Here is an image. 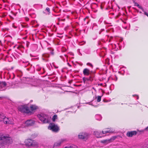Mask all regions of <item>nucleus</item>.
Listing matches in <instances>:
<instances>
[{"mask_svg": "<svg viewBox=\"0 0 148 148\" xmlns=\"http://www.w3.org/2000/svg\"><path fill=\"white\" fill-rule=\"evenodd\" d=\"M137 132L136 131L128 132L127 134V135L129 137H132L133 135H136Z\"/></svg>", "mask_w": 148, "mask_h": 148, "instance_id": "7", "label": "nucleus"}, {"mask_svg": "<svg viewBox=\"0 0 148 148\" xmlns=\"http://www.w3.org/2000/svg\"><path fill=\"white\" fill-rule=\"evenodd\" d=\"M7 85V84L5 82H0V87L1 88L5 87Z\"/></svg>", "mask_w": 148, "mask_h": 148, "instance_id": "12", "label": "nucleus"}, {"mask_svg": "<svg viewBox=\"0 0 148 148\" xmlns=\"http://www.w3.org/2000/svg\"><path fill=\"white\" fill-rule=\"evenodd\" d=\"M144 14L145 15H146L148 17V13H147V12H146L145 11H144Z\"/></svg>", "mask_w": 148, "mask_h": 148, "instance_id": "33", "label": "nucleus"}, {"mask_svg": "<svg viewBox=\"0 0 148 148\" xmlns=\"http://www.w3.org/2000/svg\"><path fill=\"white\" fill-rule=\"evenodd\" d=\"M103 95H102L101 96H98L97 98V101L98 102H99L101 100V97Z\"/></svg>", "mask_w": 148, "mask_h": 148, "instance_id": "23", "label": "nucleus"}, {"mask_svg": "<svg viewBox=\"0 0 148 148\" xmlns=\"http://www.w3.org/2000/svg\"><path fill=\"white\" fill-rule=\"evenodd\" d=\"M121 9H122V10H125L126 13H127V11H126L125 7H124L123 8H121Z\"/></svg>", "mask_w": 148, "mask_h": 148, "instance_id": "32", "label": "nucleus"}, {"mask_svg": "<svg viewBox=\"0 0 148 148\" xmlns=\"http://www.w3.org/2000/svg\"><path fill=\"white\" fill-rule=\"evenodd\" d=\"M67 64L69 66H70V67L71 66V65H70L69 63L68 62L67 63Z\"/></svg>", "mask_w": 148, "mask_h": 148, "instance_id": "45", "label": "nucleus"}, {"mask_svg": "<svg viewBox=\"0 0 148 148\" xmlns=\"http://www.w3.org/2000/svg\"><path fill=\"white\" fill-rule=\"evenodd\" d=\"M5 116H4L3 115V114H1L0 113V117L2 119H3L4 118Z\"/></svg>", "mask_w": 148, "mask_h": 148, "instance_id": "31", "label": "nucleus"}, {"mask_svg": "<svg viewBox=\"0 0 148 148\" xmlns=\"http://www.w3.org/2000/svg\"><path fill=\"white\" fill-rule=\"evenodd\" d=\"M54 67L56 68V69H57V68H58V67H57L56 66H54Z\"/></svg>", "mask_w": 148, "mask_h": 148, "instance_id": "60", "label": "nucleus"}, {"mask_svg": "<svg viewBox=\"0 0 148 148\" xmlns=\"http://www.w3.org/2000/svg\"><path fill=\"white\" fill-rule=\"evenodd\" d=\"M38 117L39 118V119L43 123H49V121L47 119L43 117L40 114H38L37 115Z\"/></svg>", "mask_w": 148, "mask_h": 148, "instance_id": "4", "label": "nucleus"}, {"mask_svg": "<svg viewBox=\"0 0 148 148\" xmlns=\"http://www.w3.org/2000/svg\"><path fill=\"white\" fill-rule=\"evenodd\" d=\"M0 24L1 25H2V23L1 22V21H0Z\"/></svg>", "mask_w": 148, "mask_h": 148, "instance_id": "64", "label": "nucleus"}, {"mask_svg": "<svg viewBox=\"0 0 148 148\" xmlns=\"http://www.w3.org/2000/svg\"><path fill=\"white\" fill-rule=\"evenodd\" d=\"M133 0V2L134 3V4L135 5L137 6V7L139 6V5L138 3L136 2L134 0Z\"/></svg>", "mask_w": 148, "mask_h": 148, "instance_id": "26", "label": "nucleus"}, {"mask_svg": "<svg viewBox=\"0 0 148 148\" xmlns=\"http://www.w3.org/2000/svg\"><path fill=\"white\" fill-rule=\"evenodd\" d=\"M98 85H100V86H102L103 85V84L102 83H101L100 84H98Z\"/></svg>", "mask_w": 148, "mask_h": 148, "instance_id": "55", "label": "nucleus"}, {"mask_svg": "<svg viewBox=\"0 0 148 148\" xmlns=\"http://www.w3.org/2000/svg\"><path fill=\"white\" fill-rule=\"evenodd\" d=\"M73 80H70L69 81L68 83L69 84H71L73 82Z\"/></svg>", "mask_w": 148, "mask_h": 148, "instance_id": "40", "label": "nucleus"}, {"mask_svg": "<svg viewBox=\"0 0 148 148\" xmlns=\"http://www.w3.org/2000/svg\"><path fill=\"white\" fill-rule=\"evenodd\" d=\"M30 108L32 111H33L34 110H36L38 108V107L35 105H31Z\"/></svg>", "mask_w": 148, "mask_h": 148, "instance_id": "11", "label": "nucleus"}, {"mask_svg": "<svg viewBox=\"0 0 148 148\" xmlns=\"http://www.w3.org/2000/svg\"><path fill=\"white\" fill-rule=\"evenodd\" d=\"M86 81H90L91 82L93 80V79H89L88 78H86Z\"/></svg>", "mask_w": 148, "mask_h": 148, "instance_id": "28", "label": "nucleus"}, {"mask_svg": "<svg viewBox=\"0 0 148 148\" xmlns=\"http://www.w3.org/2000/svg\"><path fill=\"white\" fill-rule=\"evenodd\" d=\"M144 130L147 131H148V126L145 128Z\"/></svg>", "mask_w": 148, "mask_h": 148, "instance_id": "39", "label": "nucleus"}, {"mask_svg": "<svg viewBox=\"0 0 148 148\" xmlns=\"http://www.w3.org/2000/svg\"><path fill=\"white\" fill-rule=\"evenodd\" d=\"M11 12L13 14L14 16H16V14L17 13V12H16V13H14L12 11H11Z\"/></svg>", "mask_w": 148, "mask_h": 148, "instance_id": "34", "label": "nucleus"}, {"mask_svg": "<svg viewBox=\"0 0 148 148\" xmlns=\"http://www.w3.org/2000/svg\"><path fill=\"white\" fill-rule=\"evenodd\" d=\"M36 136L35 135V134H33L32 135V136L34 138L36 137Z\"/></svg>", "mask_w": 148, "mask_h": 148, "instance_id": "38", "label": "nucleus"}, {"mask_svg": "<svg viewBox=\"0 0 148 148\" xmlns=\"http://www.w3.org/2000/svg\"><path fill=\"white\" fill-rule=\"evenodd\" d=\"M94 134L95 135V136L97 138H99L101 137V136H99V133L97 131H95L94 132Z\"/></svg>", "mask_w": 148, "mask_h": 148, "instance_id": "15", "label": "nucleus"}, {"mask_svg": "<svg viewBox=\"0 0 148 148\" xmlns=\"http://www.w3.org/2000/svg\"><path fill=\"white\" fill-rule=\"evenodd\" d=\"M83 73L85 75L88 76L90 74V71L88 69H84L83 71Z\"/></svg>", "mask_w": 148, "mask_h": 148, "instance_id": "10", "label": "nucleus"}, {"mask_svg": "<svg viewBox=\"0 0 148 148\" xmlns=\"http://www.w3.org/2000/svg\"><path fill=\"white\" fill-rule=\"evenodd\" d=\"M43 70L44 71V73H45V71L44 68H43Z\"/></svg>", "mask_w": 148, "mask_h": 148, "instance_id": "59", "label": "nucleus"}, {"mask_svg": "<svg viewBox=\"0 0 148 148\" xmlns=\"http://www.w3.org/2000/svg\"><path fill=\"white\" fill-rule=\"evenodd\" d=\"M105 3V2L101 3V8L102 10L103 8V5H104Z\"/></svg>", "mask_w": 148, "mask_h": 148, "instance_id": "24", "label": "nucleus"}, {"mask_svg": "<svg viewBox=\"0 0 148 148\" xmlns=\"http://www.w3.org/2000/svg\"><path fill=\"white\" fill-rule=\"evenodd\" d=\"M26 38H27V37H25L23 38L24 39H26Z\"/></svg>", "mask_w": 148, "mask_h": 148, "instance_id": "63", "label": "nucleus"}, {"mask_svg": "<svg viewBox=\"0 0 148 148\" xmlns=\"http://www.w3.org/2000/svg\"><path fill=\"white\" fill-rule=\"evenodd\" d=\"M22 27H28V25H22Z\"/></svg>", "mask_w": 148, "mask_h": 148, "instance_id": "42", "label": "nucleus"}, {"mask_svg": "<svg viewBox=\"0 0 148 148\" xmlns=\"http://www.w3.org/2000/svg\"><path fill=\"white\" fill-rule=\"evenodd\" d=\"M117 136H114L111 137L109 140H110V142H111L112 140H114L116 138H117Z\"/></svg>", "mask_w": 148, "mask_h": 148, "instance_id": "21", "label": "nucleus"}, {"mask_svg": "<svg viewBox=\"0 0 148 148\" xmlns=\"http://www.w3.org/2000/svg\"><path fill=\"white\" fill-rule=\"evenodd\" d=\"M61 21H65V19H61Z\"/></svg>", "mask_w": 148, "mask_h": 148, "instance_id": "56", "label": "nucleus"}, {"mask_svg": "<svg viewBox=\"0 0 148 148\" xmlns=\"http://www.w3.org/2000/svg\"><path fill=\"white\" fill-rule=\"evenodd\" d=\"M0 44L1 45H2V43H1V40H0Z\"/></svg>", "mask_w": 148, "mask_h": 148, "instance_id": "61", "label": "nucleus"}, {"mask_svg": "<svg viewBox=\"0 0 148 148\" xmlns=\"http://www.w3.org/2000/svg\"><path fill=\"white\" fill-rule=\"evenodd\" d=\"M119 16H118V15H117L116 16L115 18H119Z\"/></svg>", "mask_w": 148, "mask_h": 148, "instance_id": "54", "label": "nucleus"}, {"mask_svg": "<svg viewBox=\"0 0 148 148\" xmlns=\"http://www.w3.org/2000/svg\"><path fill=\"white\" fill-rule=\"evenodd\" d=\"M131 6H128L127 7V8H128V9H129V10H130V9L131 8Z\"/></svg>", "mask_w": 148, "mask_h": 148, "instance_id": "51", "label": "nucleus"}, {"mask_svg": "<svg viewBox=\"0 0 148 148\" xmlns=\"http://www.w3.org/2000/svg\"><path fill=\"white\" fill-rule=\"evenodd\" d=\"M74 85L75 86H82V84H80V85H76L75 84H74Z\"/></svg>", "mask_w": 148, "mask_h": 148, "instance_id": "43", "label": "nucleus"}, {"mask_svg": "<svg viewBox=\"0 0 148 148\" xmlns=\"http://www.w3.org/2000/svg\"><path fill=\"white\" fill-rule=\"evenodd\" d=\"M138 7L139 8L141 9L143 12H144V10L142 6L139 5V6H138Z\"/></svg>", "mask_w": 148, "mask_h": 148, "instance_id": "27", "label": "nucleus"}, {"mask_svg": "<svg viewBox=\"0 0 148 148\" xmlns=\"http://www.w3.org/2000/svg\"><path fill=\"white\" fill-rule=\"evenodd\" d=\"M25 19L27 21H28L29 20V18L27 17H25Z\"/></svg>", "mask_w": 148, "mask_h": 148, "instance_id": "37", "label": "nucleus"}, {"mask_svg": "<svg viewBox=\"0 0 148 148\" xmlns=\"http://www.w3.org/2000/svg\"><path fill=\"white\" fill-rule=\"evenodd\" d=\"M67 148H77V146L75 145H71L66 146Z\"/></svg>", "mask_w": 148, "mask_h": 148, "instance_id": "17", "label": "nucleus"}, {"mask_svg": "<svg viewBox=\"0 0 148 148\" xmlns=\"http://www.w3.org/2000/svg\"><path fill=\"white\" fill-rule=\"evenodd\" d=\"M18 111L22 113H26L27 114L30 113V114L33 113L30 111L29 108L25 105H21L18 108Z\"/></svg>", "mask_w": 148, "mask_h": 148, "instance_id": "2", "label": "nucleus"}, {"mask_svg": "<svg viewBox=\"0 0 148 148\" xmlns=\"http://www.w3.org/2000/svg\"><path fill=\"white\" fill-rule=\"evenodd\" d=\"M86 64H87V65L88 66H90L92 68L93 67V65L91 63H90L89 62H88V63H87Z\"/></svg>", "mask_w": 148, "mask_h": 148, "instance_id": "25", "label": "nucleus"}, {"mask_svg": "<svg viewBox=\"0 0 148 148\" xmlns=\"http://www.w3.org/2000/svg\"><path fill=\"white\" fill-rule=\"evenodd\" d=\"M48 129L52 130L53 132H58L60 130L59 127L57 125L54 123H51L48 127Z\"/></svg>", "mask_w": 148, "mask_h": 148, "instance_id": "3", "label": "nucleus"}, {"mask_svg": "<svg viewBox=\"0 0 148 148\" xmlns=\"http://www.w3.org/2000/svg\"><path fill=\"white\" fill-rule=\"evenodd\" d=\"M41 69V68H40V69H38V71H40Z\"/></svg>", "mask_w": 148, "mask_h": 148, "instance_id": "57", "label": "nucleus"}, {"mask_svg": "<svg viewBox=\"0 0 148 148\" xmlns=\"http://www.w3.org/2000/svg\"><path fill=\"white\" fill-rule=\"evenodd\" d=\"M82 80H83V81L84 82V83L85 84V83H86V77H83V78H82Z\"/></svg>", "mask_w": 148, "mask_h": 148, "instance_id": "30", "label": "nucleus"}, {"mask_svg": "<svg viewBox=\"0 0 148 148\" xmlns=\"http://www.w3.org/2000/svg\"><path fill=\"white\" fill-rule=\"evenodd\" d=\"M4 135L2 133H0V148H5L4 145L11 144L12 143V140L10 137Z\"/></svg>", "mask_w": 148, "mask_h": 148, "instance_id": "1", "label": "nucleus"}, {"mask_svg": "<svg viewBox=\"0 0 148 148\" xmlns=\"http://www.w3.org/2000/svg\"><path fill=\"white\" fill-rule=\"evenodd\" d=\"M35 123V121L31 119L27 120L25 122V124L27 126H30L34 125Z\"/></svg>", "mask_w": 148, "mask_h": 148, "instance_id": "5", "label": "nucleus"}, {"mask_svg": "<svg viewBox=\"0 0 148 148\" xmlns=\"http://www.w3.org/2000/svg\"><path fill=\"white\" fill-rule=\"evenodd\" d=\"M9 30V29H7V28H5V29H3V28L2 29V30L3 31H4V30Z\"/></svg>", "mask_w": 148, "mask_h": 148, "instance_id": "44", "label": "nucleus"}, {"mask_svg": "<svg viewBox=\"0 0 148 148\" xmlns=\"http://www.w3.org/2000/svg\"><path fill=\"white\" fill-rule=\"evenodd\" d=\"M110 132L113 133H114V132L113 131H111L110 130L109 131H102V133L103 134H106V133H110Z\"/></svg>", "mask_w": 148, "mask_h": 148, "instance_id": "20", "label": "nucleus"}, {"mask_svg": "<svg viewBox=\"0 0 148 148\" xmlns=\"http://www.w3.org/2000/svg\"><path fill=\"white\" fill-rule=\"evenodd\" d=\"M33 140L31 139H27L25 141L26 145L30 147L32 146Z\"/></svg>", "mask_w": 148, "mask_h": 148, "instance_id": "8", "label": "nucleus"}, {"mask_svg": "<svg viewBox=\"0 0 148 148\" xmlns=\"http://www.w3.org/2000/svg\"><path fill=\"white\" fill-rule=\"evenodd\" d=\"M110 142V140L106 139L103 140H101L100 141V143L104 144H107Z\"/></svg>", "mask_w": 148, "mask_h": 148, "instance_id": "13", "label": "nucleus"}, {"mask_svg": "<svg viewBox=\"0 0 148 148\" xmlns=\"http://www.w3.org/2000/svg\"><path fill=\"white\" fill-rule=\"evenodd\" d=\"M45 10H47L48 12H49V14L50 13V9L49 8H47Z\"/></svg>", "mask_w": 148, "mask_h": 148, "instance_id": "29", "label": "nucleus"}, {"mask_svg": "<svg viewBox=\"0 0 148 148\" xmlns=\"http://www.w3.org/2000/svg\"><path fill=\"white\" fill-rule=\"evenodd\" d=\"M101 91H102V92L103 93H105L104 91L103 90L101 89Z\"/></svg>", "mask_w": 148, "mask_h": 148, "instance_id": "47", "label": "nucleus"}, {"mask_svg": "<svg viewBox=\"0 0 148 148\" xmlns=\"http://www.w3.org/2000/svg\"><path fill=\"white\" fill-rule=\"evenodd\" d=\"M3 121L4 123L5 124H13V123L11 120L9 119V118H6L5 116L3 118Z\"/></svg>", "mask_w": 148, "mask_h": 148, "instance_id": "6", "label": "nucleus"}, {"mask_svg": "<svg viewBox=\"0 0 148 148\" xmlns=\"http://www.w3.org/2000/svg\"><path fill=\"white\" fill-rule=\"evenodd\" d=\"M10 18L12 19L13 20L14 19V18L13 17H12V16H10Z\"/></svg>", "mask_w": 148, "mask_h": 148, "instance_id": "46", "label": "nucleus"}, {"mask_svg": "<svg viewBox=\"0 0 148 148\" xmlns=\"http://www.w3.org/2000/svg\"><path fill=\"white\" fill-rule=\"evenodd\" d=\"M144 130H142L139 131L138 130H137V131H139L140 132H143Z\"/></svg>", "mask_w": 148, "mask_h": 148, "instance_id": "36", "label": "nucleus"}, {"mask_svg": "<svg viewBox=\"0 0 148 148\" xmlns=\"http://www.w3.org/2000/svg\"><path fill=\"white\" fill-rule=\"evenodd\" d=\"M48 49L49 50H52V51L51 52V54L53 55L54 54V53L53 52V51H54V49H52L51 48H48Z\"/></svg>", "mask_w": 148, "mask_h": 148, "instance_id": "22", "label": "nucleus"}, {"mask_svg": "<svg viewBox=\"0 0 148 148\" xmlns=\"http://www.w3.org/2000/svg\"><path fill=\"white\" fill-rule=\"evenodd\" d=\"M110 7L109 6L108 7L106 8V10H107L109 8H110Z\"/></svg>", "mask_w": 148, "mask_h": 148, "instance_id": "52", "label": "nucleus"}, {"mask_svg": "<svg viewBox=\"0 0 148 148\" xmlns=\"http://www.w3.org/2000/svg\"><path fill=\"white\" fill-rule=\"evenodd\" d=\"M89 18V16H87L85 18H86V19H88Z\"/></svg>", "mask_w": 148, "mask_h": 148, "instance_id": "58", "label": "nucleus"}, {"mask_svg": "<svg viewBox=\"0 0 148 148\" xmlns=\"http://www.w3.org/2000/svg\"><path fill=\"white\" fill-rule=\"evenodd\" d=\"M88 135L87 133H84V135H78V138H79L82 139H85L87 138V136Z\"/></svg>", "mask_w": 148, "mask_h": 148, "instance_id": "9", "label": "nucleus"}, {"mask_svg": "<svg viewBox=\"0 0 148 148\" xmlns=\"http://www.w3.org/2000/svg\"><path fill=\"white\" fill-rule=\"evenodd\" d=\"M61 143V142L55 143L53 146V148H55V146L57 147L60 145Z\"/></svg>", "mask_w": 148, "mask_h": 148, "instance_id": "14", "label": "nucleus"}, {"mask_svg": "<svg viewBox=\"0 0 148 148\" xmlns=\"http://www.w3.org/2000/svg\"><path fill=\"white\" fill-rule=\"evenodd\" d=\"M88 78L90 79H92V77H91V75L89 76V78Z\"/></svg>", "mask_w": 148, "mask_h": 148, "instance_id": "49", "label": "nucleus"}, {"mask_svg": "<svg viewBox=\"0 0 148 148\" xmlns=\"http://www.w3.org/2000/svg\"><path fill=\"white\" fill-rule=\"evenodd\" d=\"M39 26V24H37L36 25V27H37Z\"/></svg>", "mask_w": 148, "mask_h": 148, "instance_id": "62", "label": "nucleus"}, {"mask_svg": "<svg viewBox=\"0 0 148 148\" xmlns=\"http://www.w3.org/2000/svg\"><path fill=\"white\" fill-rule=\"evenodd\" d=\"M32 146L36 147L38 145V144L37 142L35 140H33L32 142Z\"/></svg>", "mask_w": 148, "mask_h": 148, "instance_id": "19", "label": "nucleus"}, {"mask_svg": "<svg viewBox=\"0 0 148 148\" xmlns=\"http://www.w3.org/2000/svg\"><path fill=\"white\" fill-rule=\"evenodd\" d=\"M91 76V77H92V79H93V78L95 77V75L94 74H92Z\"/></svg>", "mask_w": 148, "mask_h": 148, "instance_id": "41", "label": "nucleus"}, {"mask_svg": "<svg viewBox=\"0 0 148 148\" xmlns=\"http://www.w3.org/2000/svg\"><path fill=\"white\" fill-rule=\"evenodd\" d=\"M42 56L45 58H48L49 57L50 55L48 53H44L42 54Z\"/></svg>", "mask_w": 148, "mask_h": 148, "instance_id": "18", "label": "nucleus"}, {"mask_svg": "<svg viewBox=\"0 0 148 148\" xmlns=\"http://www.w3.org/2000/svg\"><path fill=\"white\" fill-rule=\"evenodd\" d=\"M29 42H27V45H27V47H28L29 46Z\"/></svg>", "mask_w": 148, "mask_h": 148, "instance_id": "35", "label": "nucleus"}, {"mask_svg": "<svg viewBox=\"0 0 148 148\" xmlns=\"http://www.w3.org/2000/svg\"><path fill=\"white\" fill-rule=\"evenodd\" d=\"M121 15V13H120V12H119V13H118V16H119Z\"/></svg>", "mask_w": 148, "mask_h": 148, "instance_id": "53", "label": "nucleus"}, {"mask_svg": "<svg viewBox=\"0 0 148 148\" xmlns=\"http://www.w3.org/2000/svg\"><path fill=\"white\" fill-rule=\"evenodd\" d=\"M115 77H116V80H117V79H118L116 75H115Z\"/></svg>", "mask_w": 148, "mask_h": 148, "instance_id": "50", "label": "nucleus"}, {"mask_svg": "<svg viewBox=\"0 0 148 148\" xmlns=\"http://www.w3.org/2000/svg\"><path fill=\"white\" fill-rule=\"evenodd\" d=\"M58 118L57 115L56 114H54L53 116L52 120L53 122L55 121L56 119Z\"/></svg>", "mask_w": 148, "mask_h": 148, "instance_id": "16", "label": "nucleus"}, {"mask_svg": "<svg viewBox=\"0 0 148 148\" xmlns=\"http://www.w3.org/2000/svg\"><path fill=\"white\" fill-rule=\"evenodd\" d=\"M123 38H122L119 41L120 42H121L123 41Z\"/></svg>", "mask_w": 148, "mask_h": 148, "instance_id": "48", "label": "nucleus"}]
</instances>
